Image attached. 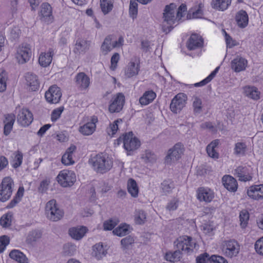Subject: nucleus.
Instances as JSON below:
<instances>
[{"mask_svg":"<svg viewBox=\"0 0 263 263\" xmlns=\"http://www.w3.org/2000/svg\"><path fill=\"white\" fill-rule=\"evenodd\" d=\"M223 32H224L225 34V39L227 47L232 48V47L234 46L235 45L234 44V41L233 40L232 38L224 30H223Z\"/></svg>","mask_w":263,"mask_h":263,"instance_id":"nucleus-64","label":"nucleus"},{"mask_svg":"<svg viewBox=\"0 0 263 263\" xmlns=\"http://www.w3.org/2000/svg\"><path fill=\"white\" fill-rule=\"evenodd\" d=\"M58 181L63 187L70 186L76 180L75 173L72 171H61L57 177Z\"/></svg>","mask_w":263,"mask_h":263,"instance_id":"nucleus-8","label":"nucleus"},{"mask_svg":"<svg viewBox=\"0 0 263 263\" xmlns=\"http://www.w3.org/2000/svg\"><path fill=\"white\" fill-rule=\"evenodd\" d=\"M203 40L201 36L196 34H193L187 41V46L190 50H195L201 47L203 45Z\"/></svg>","mask_w":263,"mask_h":263,"instance_id":"nucleus-22","label":"nucleus"},{"mask_svg":"<svg viewBox=\"0 0 263 263\" xmlns=\"http://www.w3.org/2000/svg\"><path fill=\"white\" fill-rule=\"evenodd\" d=\"M25 78L27 85L29 86L32 91H35L39 87V82L37 76L32 73L28 72L26 74Z\"/></svg>","mask_w":263,"mask_h":263,"instance_id":"nucleus-28","label":"nucleus"},{"mask_svg":"<svg viewBox=\"0 0 263 263\" xmlns=\"http://www.w3.org/2000/svg\"><path fill=\"white\" fill-rule=\"evenodd\" d=\"M33 119L32 114L27 108L21 109L17 116L18 123L23 126L29 125L32 123Z\"/></svg>","mask_w":263,"mask_h":263,"instance_id":"nucleus-14","label":"nucleus"},{"mask_svg":"<svg viewBox=\"0 0 263 263\" xmlns=\"http://www.w3.org/2000/svg\"><path fill=\"white\" fill-rule=\"evenodd\" d=\"M96 125L93 123H87L79 128V132L84 135H91L95 130Z\"/></svg>","mask_w":263,"mask_h":263,"instance_id":"nucleus-40","label":"nucleus"},{"mask_svg":"<svg viewBox=\"0 0 263 263\" xmlns=\"http://www.w3.org/2000/svg\"><path fill=\"white\" fill-rule=\"evenodd\" d=\"M135 242V239L134 238L129 235L123 239L121 240V245L122 246V248L123 250L127 249L129 246L133 244Z\"/></svg>","mask_w":263,"mask_h":263,"instance_id":"nucleus-52","label":"nucleus"},{"mask_svg":"<svg viewBox=\"0 0 263 263\" xmlns=\"http://www.w3.org/2000/svg\"><path fill=\"white\" fill-rule=\"evenodd\" d=\"M255 249L258 254L263 255V237L256 241Z\"/></svg>","mask_w":263,"mask_h":263,"instance_id":"nucleus-61","label":"nucleus"},{"mask_svg":"<svg viewBox=\"0 0 263 263\" xmlns=\"http://www.w3.org/2000/svg\"><path fill=\"white\" fill-rule=\"evenodd\" d=\"M100 7L104 14L106 15L110 12L113 8L112 0H100Z\"/></svg>","mask_w":263,"mask_h":263,"instance_id":"nucleus-42","label":"nucleus"},{"mask_svg":"<svg viewBox=\"0 0 263 263\" xmlns=\"http://www.w3.org/2000/svg\"><path fill=\"white\" fill-rule=\"evenodd\" d=\"M186 103L185 96L183 93H178L172 99L170 107L173 112L178 114L185 106Z\"/></svg>","mask_w":263,"mask_h":263,"instance_id":"nucleus-11","label":"nucleus"},{"mask_svg":"<svg viewBox=\"0 0 263 263\" xmlns=\"http://www.w3.org/2000/svg\"><path fill=\"white\" fill-rule=\"evenodd\" d=\"M141 158L146 163H154L157 159L155 154L149 150H146L144 154L142 155Z\"/></svg>","mask_w":263,"mask_h":263,"instance_id":"nucleus-48","label":"nucleus"},{"mask_svg":"<svg viewBox=\"0 0 263 263\" xmlns=\"http://www.w3.org/2000/svg\"><path fill=\"white\" fill-rule=\"evenodd\" d=\"M61 96L62 93L60 88L55 85L50 87L45 95L47 101L53 104L58 103L61 99Z\"/></svg>","mask_w":263,"mask_h":263,"instance_id":"nucleus-13","label":"nucleus"},{"mask_svg":"<svg viewBox=\"0 0 263 263\" xmlns=\"http://www.w3.org/2000/svg\"><path fill=\"white\" fill-rule=\"evenodd\" d=\"M93 170L97 173L104 174L112 167V161L103 154H98L89 160Z\"/></svg>","mask_w":263,"mask_h":263,"instance_id":"nucleus-2","label":"nucleus"},{"mask_svg":"<svg viewBox=\"0 0 263 263\" xmlns=\"http://www.w3.org/2000/svg\"><path fill=\"white\" fill-rule=\"evenodd\" d=\"M130 226L126 223H122L115 229L112 233L119 237H122L130 233Z\"/></svg>","mask_w":263,"mask_h":263,"instance_id":"nucleus-34","label":"nucleus"},{"mask_svg":"<svg viewBox=\"0 0 263 263\" xmlns=\"http://www.w3.org/2000/svg\"><path fill=\"white\" fill-rule=\"evenodd\" d=\"M235 20L238 26L241 28L246 27L248 24V15L245 10L239 11L236 14Z\"/></svg>","mask_w":263,"mask_h":263,"instance_id":"nucleus-27","label":"nucleus"},{"mask_svg":"<svg viewBox=\"0 0 263 263\" xmlns=\"http://www.w3.org/2000/svg\"><path fill=\"white\" fill-rule=\"evenodd\" d=\"M43 232L40 230H33L30 231L27 236L26 241L28 244L34 245L42 236Z\"/></svg>","mask_w":263,"mask_h":263,"instance_id":"nucleus-31","label":"nucleus"},{"mask_svg":"<svg viewBox=\"0 0 263 263\" xmlns=\"http://www.w3.org/2000/svg\"><path fill=\"white\" fill-rule=\"evenodd\" d=\"M178 206V200L176 199H173L168 203L166 208L169 211H174L177 209Z\"/></svg>","mask_w":263,"mask_h":263,"instance_id":"nucleus-63","label":"nucleus"},{"mask_svg":"<svg viewBox=\"0 0 263 263\" xmlns=\"http://www.w3.org/2000/svg\"><path fill=\"white\" fill-rule=\"evenodd\" d=\"M24 189L23 187H20L18 190L13 197V199L7 205V208L9 209L13 208L21 200L23 196Z\"/></svg>","mask_w":263,"mask_h":263,"instance_id":"nucleus-39","label":"nucleus"},{"mask_svg":"<svg viewBox=\"0 0 263 263\" xmlns=\"http://www.w3.org/2000/svg\"><path fill=\"white\" fill-rule=\"evenodd\" d=\"M174 243L177 250L173 253H166L165 255L166 259L170 262H174L179 259L181 254L191 253L196 245L191 237L187 236L180 237L174 241Z\"/></svg>","mask_w":263,"mask_h":263,"instance_id":"nucleus-1","label":"nucleus"},{"mask_svg":"<svg viewBox=\"0 0 263 263\" xmlns=\"http://www.w3.org/2000/svg\"><path fill=\"white\" fill-rule=\"evenodd\" d=\"M183 145L181 143L176 144L170 148L165 158V163H171L179 159L183 153Z\"/></svg>","mask_w":263,"mask_h":263,"instance_id":"nucleus-9","label":"nucleus"},{"mask_svg":"<svg viewBox=\"0 0 263 263\" xmlns=\"http://www.w3.org/2000/svg\"><path fill=\"white\" fill-rule=\"evenodd\" d=\"M175 187L174 182L171 179L164 180L161 183L160 189L165 195L170 194Z\"/></svg>","mask_w":263,"mask_h":263,"instance_id":"nucleus-38","label":"nucleus"},{"mask_svg":"<svg viewBox=\"0 0 263 263\" xmlns=\"http://www.w3.org/2000/svg\"><path fill=\"white\" fill-rule=\"evenodd\" d=\"M9 256L19 263H29L26 255L19 250H12L9 253Z\"/></svg>","mask_w":263,"mask_h":263,"instance_id":"nucleus-32","label":"nucleus"},{"mask_svg":"<svg viewBox=\"0 0 263 263\" xmlns=\"http://www.w3.org/2000/svg\"><path fill=\"white\" fill-rule=\"evenodd\" d=\"M40 12L44 22L47 24L51 23L52 22L53 17L52 15V8L48 3L42 4Z\"/></svg>","mask_w":263,"mask_h":263,"instance_id":"nucleus-20","label":"nucleus"},{"mask_svg":"<svg viewBox=\"0 0 263 263\" xmlns=\"http://www.w3.org/2000/svg\"><path fill=\"white\" fill-rule=\"evenodd\" d=\"M124 103V95L121 92H119L112 98L108 110L111 113L119 112L122 110Z\"/></svg>","mask_w":263,"mask_h":263,"instance_id":"nucleus-10","label":"nucleus"},{"mask_svg":"<svg viewBox=\"0 0 263 263\" xmlns=\"http://www.w3.org/2000/svg\"><path fill=\"white\" fill-rule=\"evenodd\" d=\"M251 172V168L248 166H239L235 170V174L239 180L245 182L252 179Z\"/></svg>","mask_w":263,"mask_h":263,"instance_id":"nucleus-15","label":"nucleus"},{"mask_svg":"<svg viewBox=\"0 0 263 263\" xmlns=\"http://www.w3.org/2000/svg\"><path fill=\"white\" fill-rule=\"evenodd\" d=\"M76 149V146L74 145H71L67 148L65 153L62 157L61 161L63 164L67 165L73 164L74 163V161L72 159V154Z\"/></svg>","mask_w":263,"mask_h":263,"instance_id":"nucleus-29","label":"nucleus"},{"mask_svg":"<svg viewBox=\"0 0 263 263\" xmlns=\"http://www.w3.org/2000/svg\"><path fill=\"white\" fill-rule=\"evenodd\" d=\"M9 238L6 235H3L0 237V253H2L6 246L9 243Z\"/></svg>","mask_w":263,"mask_h":263,"instance_id":"nucleus-57","label":"nucleus"},{"mask_svg":"<svg viewBox=\"0 0 263 263\" xmlns=\"http://www.w3.org/2000/svg\"><path fill=\"white\" fill-rule=\"evenodd\" d=\"M247 60L240 57H237L231 62V67L235 72H239L246 69Z\"/></svg>","mask_w":263,"mask_h":263,"instance_id":"nucleus-19","label":"nucleus"},{"mask_svg":"<svg viewBox=\"0 0 263 263\" xmlns=\"http://www.w3.org/2000/svg\"><path fill=\"white\" fill-rule=\"evenodd\" d=\"M64 110L63 107H60L54 109L51 113V120L53 122L56 121L61 116L62 112Z\"/></svg>","mask_w":263,"mask_h":263,"instance_id":"nucleus-58","label":"nucleus"},{"mask_svg":"<svg viewBox=\"0 0 263 263\" xmlns=\"http://www.w3.org/2000/svg\"><path fill=\"white\" fill-rule=\"evenodd\" d=\"M193 106L195 114H200L202 111V101L200 98L197 96L193 97Z\"/></svg>","mask_w":263,"mask_h":263,"instance_id":"nucleus-49","label":"nucleus"},{"mask_svg":"<svg viewBox=\"0 0 263 263\" xmlns=\"http://www.w3.org/2000/svg\"><path fill=\"white\" fill-rule=\"evenodd\" d=\"M53 51L50 49L47 53H42L39 59V62L41 66L46 67L50 65L52 61Z\"/></svg>","mask_w":263,"mask_h":263,"instance_id":"nucleus-30","label":"nucleus"},{"mask_svg":"<svg viewBox=\"0 0 263 263\" xmlns=\"http://www.w3.org/2000/svg\"><path fill=\"white\" fill-rule=\"evenodd\" d=\"M210 257L207 253H204L200 254L196 258L197 263H207L208 261L210 262Z\"/></svg>","mask_w":263,"mask_h":263,"instance_id":"nucleus-60","label":"nucleus"},{"mask_svg":"<svg viewBox=\"0 0 263 263\" xmlns=\"http://www.w3.org/2000/svg\"><path fill=\"white\" fill-rule=\"evenodd\" d=\"M12 214L7 213L2 216L0 219V224L3 228H8L11 225Z\"/></svg>","mask_w":263,"mask_h":263,"instance_id":"nucleus-50","label":"nucleus"},{"mask_svg":"<svg viewBox=\"0 0 263 263\" xmlns=\"http://www.w3.org/2000/svg\"><path fill=\"white\" fill-rule=\"evenodd\" d=\"M156 97V93L153 90L145 91L139 99V102L142 105H146L152 102Z\"/></svg>","mask_w":263,"mask_h":263,"instance_id":"nucleus-33","label":"nucleus"},{"mask_svg":"<svg viewBox=\"0 0 263 263\" xmlns=\"http://www.w3.org/2000/svg\"><path fill=\"white\" fill-rule=\"evenodd\" d=\"M231 3V0H212L213 8L223 11L226 10Z\"/></svg>","mask_w":263,"mask_h":263,"instance_id":"nucleus-37","label":"nucleus"},{"mask_svg":"<svg viewBox=\"0 0 263 263\" xmlns=\"http://www.w3.org/2000/svg\"><path fill=\"white\" fill-rule=\"evenodd\" d=\"M247 194L253 199L259 200L263 199V184L250 186L248 189Z\"/></svg>","mask_w":263,"mask_h":263,"instance_id":"nucleus-16","label":"nucleus"},{"mask_svg":"<svg viewBox=\"0 0 263 263\" xmlns=\"http://www.w3.org/2000/svg\"><path fill=\"white\" fill-rule=\"evenodd\" d=\"M132 132L125 133L123 137H120L118 139V144L123 142L125 149L127 151V155H132V152L137 149L140 146V141L135 137H134Z\"/></svg>","mask_w":263,"mask_h":263,"instance_id":"nucleus-4","label":"nucleus"},{"mask_svg":"<svg viewBox=\"0 0 263 263\" xmlns=\"http://www.w3.org/2000/svg\"><path fill=\"white\" fill-rule=\"evenodd\" d=\"M244 92L245 95L250 99L255 100H257L259 99L260 92L255 87H246Z\"/></svg>","mask_w":263,"mask_h":263,"instance_id":"nucleus-36","label":"nucleus"},{"mask_svg":"<svg viewBox=\"0 0 263 263\" xmlns=\"http://www.w3.org/2000/svg\"><path fill=\"white\" fill-rule=\"evenodd\" d=\"M119 54L118 53H115L111 58L110 68L113 70L116 68L117 64L119 60Z\"/></svg>","mask_w":263,"mask_h":263,"instance_id":"nucleus-62","label":"nucleus"},{"mask_svg":"<svg viewBox=\"0 0 263 263\" xmlns=\"http://www.w3.org/2000/svg\"><path fill=\"white\" fill-rule=\"evenodd\" d=\"M203 7V5L202 3H200L198 5V8L195 10H190V13L187 14V17L188 18H201L203 12L202 9Z\"/></svg>","mask_w":263,"mask_h":263,"instance_id":"nucleus-45","label":"nucleus"},{"mask_svg":"<svg viewBox=\"0 0 263 263\" xmlns=\"http://www.w3.org/2000/svg\"><path fill=\"white\" fill-rule=\"evenodd\" d=\"M222 253L227 257L232 258L236 256L239 252V245L234 239L223 241L221 245Z\"/></svg>","mask_w":263,"mask_h":263,"instance_id":"nucleus-7","label":"nucleus"},{"mask_svg":"<svg viewBox=\"0 0 263 263\" xmlns=\"http://www.w3.org/2000/svg\"><path fill=\"white\" fill-rule=\"evenodd\" d=\"M210 259V263H228L225 258L218 255L211 256Z\"/></svg>","mask_w":263,"mask_h":263,"instance_id":"nucleus-59","label":"nucleus"},{"mask_svg":"<svg viewBox=\"0 0 263 263\" xmlns=\"http://www.w3.org/2000/svg\"><path fill=\"white\" fill-rule=\"evenodd\" d=\"M140 70V65L139 63L135 62H130L125 69V75L126 77L129 78L138 74Z\"/></svg>","mask_w":263,"mask_h":263,"instance_id":"nucleus-25","label":"nucleus"},{"mask_svg":"<svg viewBox=\"0 0 263 263\" xmlns=\"http://www.w3.org/2000/svg\"><path fill=\"white\" fill-rule=\"evenodd\" d=\"M118 222V221L111 219L104 221L103 223L104 230L106 231L112 230L117 225Z\"/></svg>","mask_w":263,"mask_h":263,"instance_id":"nucleus-56","label":"nucleus"},{"mask_svg":"<svg viewBox=\"0 0 263 263\" xmlns=\"http://www.w3.org/2000/svg\"><path fill=\"white\" fill-rule=\"evenodd\" d=\"M121 119H118L115 120L114 123L110 124L109 127L107 129V133L109 135L114 136L118 129V123L122 122Z\"/></svg>","mask_w":263,"mask_h":263,"instance_id":"nucleus-53","label":"nucleus"},{"mask_svg":"<svg viewBox=\"0 0 263 263\" xmlns=\"http://www.w3.org/2000/svg\"><path fill=\"white\" fill-rule=\"evenodd\" d=\"M31 55L30 46L28 44H22L17 49L16 58L20 64H24L28 61Z\"/></svg>","mask_w":263,"mask_h":263,"instance_id":"nucleus-12","label":"nucleus"},{"mask_svg":"<svg viewBox=\"0 0 263 263\" xmlns=\"http://www.w3.org/2000/svg\"><path fill=\"white\" fill-rule=\"evenodd\" d=\"M214 198L213 192L210 190L203 187L198 189L197 191V198L200 201L210 202Z\"/></svg>","mask_w":263,"mask_h":263,"instance_id":"nucleus-26","label":"nucleus"},{"mask_svg":"<svg viewBox=\"0 0 263 263\" xmlns=\"http://www.w3.org/2000/svg\"><path fill=\"white\" fill-rule=\"evenodd\" d=\"M247 151V145L244 142H237L235 144L234 154L237 156H245Z\"/></svg>","mask_w":263,"mask_h":263,"instance_id":"nucleus-43","label":"nucleus"},{"mask_svg":"<svg viewBox=\"0 0 263 263\" xmlns=\"http://www.w3.org/2000/svg\"><path fill=\"white\" fill-rule=\"evenodd\" d=\"M249 219V212L246 210L241 211L239 213V220L241 228L245 229L247 227Z\"/></svg>","mask_w":263,"mask_h":263,"instance_id":"nucleus-46","label":"nucleus"},{"mask_svg":"<svg viewBox=\"0 0 263 263\" xmlns=\"http://www.w3.org/2000/svg\"><path fill=\"white\" fill-rule=\"evenodd\" d=\"M127 189L132 196L136 197L138 195L139 190L136 181L133 179H129L127 183Z\"/></svg>","mask_w":263,"mask_h":263,"instance_id":"nucleus-41","label":"nucleus"},{"mask_svg":"<svg viewBox=\"0 0 263 263\" xmlns=\"http://www.w3.org/2000/svg\"><path fill=\"white\" fill-rule=\"evenodd\" d=\"M45 211L48 218L53 221L60 220L64 215L63 211L58 208L54 199H52L46 203Z\"/></svg>","mask_w":263,"mask_h":263,"instance_id":"nucleus-6","label":"nucleus"},{"mask_svg":"<svg viewBox=\"0 0 263 263\" xmlns=\"http://www.w3.org/2000/svg\"><path fill=\"white\" fill-rule=\"evenodd\" d=\"M7 73L3 69H0V92H4L7 87Z\"/></svg>","mask_w":263,"mask_h":263,"instance_id":"nucleus-47","label":"nucleus"},{"mask_svg":"<svg viewBox=\"0 0 263 263\" xmlns=\"http://www.w3.org/2000/svg\"><path fill=\"white\" fill-rule=\"evenodd\" d=\"M146 218L145 212L142 210H136L135 212V221L137 224H143L144 223Z\"/></svg>","mask_w":263,"mask_h":263,"instance_id":"nucleus-44","label":"nucleus"},{"mask_svg":"<svg viewBox=\"0 0 263 263\" xmlns=\"http://www.w3.org/2000/svg\"><path fill=\"white\" fill-rule=\"evenodd\" d=\"M50 182L49 179H46L42 180L38 187V192L42 194L46 193L48 189Z\"/></svg>","mask_w":263,"mask_h":263,"instance_id":"nucleus-54","label":"nucleus"},{"mask_svg":"<svg viewBox=\"0 0 263 263\" xmlns=\"http://www.w3.org/2000/svg\"><path fill=\"white\" fill-rule=\"evenodd\" d=\"M224 187L231 192H235L238 187L236 180L230 175H225L222 178Z\"/></svg>","mask_w":263,"mask_h":263,"instance_id":"nucleus-21","label":"nucleus"},{"mask_svg":"<svg viewBox=\"0 0 263 263\" xmlns=\"http://www.w3.org/2000/svg\"><path fill=\"white\" fill-rule=\"evenodd\" d=\"M88 229L84 226H77L70 228L69 234L74 239L79 240L81 239L87 232Z\"/></svg>","mask_w":263,"mask_h":263,"instance_id":"nucleus-18","label":"nucleus"},{"mask_svg":"<svg viewBox=\"0 0 263 263\" xmlns=\"http://www.w3.org/2000/svg\"><path fill=\"white\" fill-rule=\"evenodd\" d=\"M15 120V116L13 114H7L5 115L3 122L4 124V134L5 136L9 135L11 133Z\"/></svg>","mask_w":263,"mask_h":263,"instance_id":"nucleus-23","label":"nucleus"},{"mask_svg":"<svg viewBox=\"0 0 263 263\" xmlns=\"http://www.w3.org/2000/svg\"><path fill=\"white\" fill-rule=\"evenodd\" d=\"M73 52L76 54L85 53L88 50L90 42L82 39H78L76 42Z\"/></svg>","mask_w":263,"mask_h":263,"instance_id":"nucleus-24","label":"nucleus"},{"mask_svg":"<svg viewBox=\"0 0 263 263\" xmlns=\"http://www.w3.org/2000/svg\"><path fill=\"white\" fill-rule=\"evenodd\" d=\"M129 13L130 16L133 19L137 17L138 13V4L135 0H131L130 2Z\"/></svg>","mask_w":263,"mask_h":263,"instance_id":"nucleus-51","label":"nucleus"},{"mask_svg":"<svg viewBox=\"0 0 263 263\" xmlns=\"http://www.w3.org/2000/svg\"><path fill=\"white\" fill-rule=\"evenodd\" d=\"M176 5L174 3H171L168 5H166L163 12L164 23H166L168 26L163 24L162 30L164 32L167 33L170 32L173 27L172 25L175 24L177 18V15H175L176 12Z\"/></svg>","mask_w":263,"mask_h":263,"instance_id":"nucleus-3","label":"nucleus"},{"mask_svg":"<svg viewBox=\"0 0 263 263\" xmlns=\"http://www.w3.org/2000/svg\"><path fill=\"white\" fill-rule=\"evenodd\" d=\"M76 83L80 90L87 89L90 84L89 78L84 72H79L76 76Z\"/></svg>","mask_w":263,"mask_h":263,"instance_id":"nucleus-17","label":"nucleus"},{"mask_svg":"<svg viewBox=\"0 0 263 263\" xmlns=\"http://www.w3.org/2000/svg\"><path fill=\"white\" fill-rule=\"evenodd\" d=\"M15 153L14 163L12 164V166L15 168L19 167L21 165L23 160V154L20 151H17Z\"/></svg>","mask_w":263,"mask_h":263,"instance_id":"nucleus-55","label":"nucleus"},{"mask_svg":"<svg viewBox=\"0 0 263 263\" xmlns=\"http://www.w3.org/2000/svg\"><path fill=\"white\" fill-rule=\"evenodd\" d=\"M14 186L13 179L10 177H6L0 184V201L5 202L11 197Z\"/></svg>","mask_w":263,"mask_h":263,"instance_id":"nucleus-5","label":"nucleus"},{"mask_svg":"<svg viewBox=\"0 0 263 263\" xmlns=\"http://www.w3.org/2000/svg\"><path fill=\"white\" fill-rule=\"evenodd\" d=\"M106 251L103 248L102 243H99L93 246L92 254L98 259L102 258L106 254Z\"/></svg>","mask_w":263,"mask_h":263,"instance_id":"nucleus-35","label":"nucleus"}]
</instances>
